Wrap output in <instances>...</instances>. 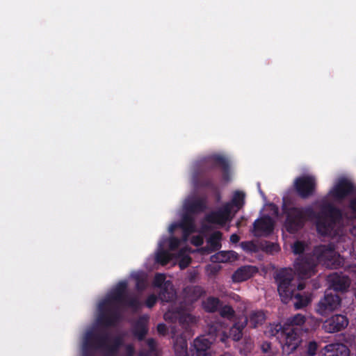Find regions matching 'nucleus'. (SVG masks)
Here are the masks:
<instances>
[{
    "label": "nucleus",
    "instance_id": "nucleus-1",
    "mask_svg": "<svg viewBox=\"0 0 356 356\" xmlns=\"http://www.w3.org/2000/svg\"><path fill=\"white\" fill-rule=\"evenodd\" d=\"M293 273L291 269H284L282 270L277 277V290L282 301L288 302V301L294 295V306L296 309H301L308 305L311 302L312 298L309 295H300L295 293L296 286L291 284V280Z\"/></svg>",
    "mask_w": 356,
    "mask_h": 356
},
{
    "label": "nucleus",
    "instance_id": "nucleus-2",
    "mask_svg": "<svg viewBox=\"0 0 356 356\" xmlns=\"http://www.w3.org/2000/svg\"><path fill=\"white\" fill-rule=\"evenodd\" d=\"M283 351L286 354L293 352L300 346L301 339L292 329L282 331L279 336Z\"/></svg>",
    "mask_w": 356,
    "mask_h": 356
},
{
    "label": "nucleus",
    "instance_id": "nucleus-3",
    "mask_svg": "<svg viewBox=\"0 0 356 356\" xmlns=\"http://www.w3.org/2000/svg\"><path fill=\"white\" fill-rule=\"evenodd\" d=\"M340 305L339 297L332 292L327 293L319 302L317 312L321 315H325L337 309Z\"/></svg>",
    "mask_w": 356,
    "mask_h": 356
},
{
    "label": "nucleus",
    "instance_id": "nucleus-4",
    "mask_svg": "<svg viewBox=\"0 0 356 356\" xmlns=\"http://www.w3.org/2000/svg\"><path fill=\"white\" fill-rule=\"evenodd\" d=\"M295 186L301 196L307 197L314 190L315 179L312 176L298 178L295 181Z\"/></svg>",
    "mask_w": 356,
    "mask_h": 356
},
{
    "label": "nucleus",
    "instance_id": "nucleus-5",
    "mask_svg": "<svg viewBox=\"0 0 356 356\" xmlns=\"http://www.w3.org/2000/svg\"><path fill=\"white\" fill-rule=\"evenodd\" d=\"M348 324V321L346 316L334 315L325 321L323 329L327 332L332 333L345 328Z\"/></svg>",
    "mask_w": 356,
    "mask_h": 356
},
{
    "label": "nucleus",
    "instance_id": "nucleus-6",
    "mask_svg": "<svg viewBox=\"0 0 356 356\" xmlns=\"http://www.w3.org/2000/svg\"><path fill=\"white\" fill-rule=\"evenodd\" d=\"M353 189L350 180L342 177L339 179L334 188L330 191V195L335 199H340L346 196Z\"/></svg>",
    "mask_w": 356,
    "mask_h": 356
},
{
    "label": "nucleus",
    "instance_id": "nucleus-7",
    "mask_svg": "<svg viewBox=\"0 0 356 356\" xmlns=\"http://www.w3.org/2000/svg\"><path fill=\"white\" fill-rule=\"evenodd\" d=\"M254 227L255 235H266L272 232L273 229V222L270 218L264 216L255 221Z\"/></svg>",
    "mask_w": 356,
    "mask_h": 356
},
{
    "label": "nucleus",
    "instance_id": "nucleus-8",
    "mask_svg": "<svg viewBox=\"0 0 356 356\" xmlns=\"http://www.w3.org/2000/svg\"><path fill=\"white\" fill-rule=\"evenodd\" d=\"M210 342L204 337L197 338L193 343V356H209Z\"/></svg>",
    "mask_w": 356,
    "mask_h": 356
},
{
    "label": "nucleus",
    "instance_id": "nucleus-9",
    "mask_svg": "<svg viewBox=\"0 0 356 356\" xmlns=\"http://www.w3.org/2000/svg\"><path fill=\"white\" fill-rule=\"evenodd\" d=\"M350 351L342 343L329 344L325 347L323 356H349Z\"/></svg>",
    "mask_w": 356,
    "mask_h": 356
},
{
    "label": "nucleus",
    "instance_id": "nucleus-10",
    "mask_svg": "<svg viewBox=\"0 0 356 356\" xmlns=\"http://www.w3.org/2000/svg\"><path fill=\"white\" fill-rule=\"evenodd\" d=\"M257 272L254 266H243L238 269L232 275V279L234 282H243L250 278L253 275Z\"/></svg>",
    "mask_w": 356,
    "mask_h": 356
},
{
    "label": "nucleus",
    "instance_id": "nucleus-11",
    "mask_svg": "<svg viewBox=\"0 0 356 356\" xmlns=\"http://www.w3.org/2000/svg\"><path fill=\"white\" fill-rule=\"evenodd\" d=\"M334 219L332 216H321L316 221V227L319 233L322 234H327L332 227Z\"/></svg>",
    "mask_w": 356,
    "mask_h": 356
},
{
    "label": "nucleus",
    "instance_id": "nucleus-12",
    "mask_svg": "<svg viewBox=\"0 0 356 356\" xmlns=\"http://www.w3.org/2000/svg\"><path fill=\"white\" fill-rule=\"evenodd\" d=\"M296 269L301 279L308 278L314 273V266L307 261H302L297 264Z\"/></svg>",
    "mask_w": 356,
    "mask_h": 356
},
{
    "label": "nucleus",
    "instance_id": "nucleus-13",
    "mask_svg": "<svg viewBox=\"0 0 356 356\" xmlns=\"http://www.w3.org/2000/svg\"><path fill=\"white\" fill-rule=\"evenodd\" d=\"M229 219L230 216L227 208H225L222 211L213 213L208 217V220L209 222L220 225L225 223Z\"/></svg>",
    "mask_w": 356,
    "mask_h": 356
},
{
    "label": "nucleus",
    "instance_id": "nucleus-14",
    "mask_svg": "<svg viewBox=\"0 0 356 356\" xmlns=\"http://www.w3.org/2000/svg\"><path fill=\"white\" fill-rule=\"evenodd\" d=\"M302 216L303 211L302 210L298 209H291L286 222L285 226L286 229L290 232H293L294 230L293 226L292 225L293 221L295 222L296 220H299L302 218Z\"/></svg>",
    "mask_w": 356,
    "mask_h": 356
},
{
    "label": "nucleus",
    "instance_id": "nucleus-15",
    "mask_svg": "<svg viewBox=\"0 0 356 356\" xmlns=\"http://www.w3.org/2000/svg\"><path fill=\"white\" fill-rule=\"evenodd\" d=\"M237 254L233 251L220 252L215 255L218 262H232L237 259Z\"/></svg>",
    "mask_w": 356,
    "mask_h": 356
},
{
    "label": "nucleus",
    "instance_id": "nucleus-16",
    "mask_svg": "<svg viewBox=\"0 0 356 356\" xmlns=\"http://www.w3.org/2000/svg\"><path fill=\"white\" fill-rule=\"evenodd\" d=\"M350 286V281L347 277H337L334 280L333 287L335 291H345Z\"/></svg>",
    "mask_w": 356,
    "mask_h": 356
},
{
    "label": "nucleus",
    "instance_id": "nucleus-17",
    "mask_svg": "<svg viewBox=\"0 0 356 356\" xmlns=\"http://www.w3.org/2000/svg\"><path fill=\"white\" fill-rule=\"evenodd\" d=\"M264 320L265 316L262 312H254L249 317V323L252 327L261 325Z\"/></svg>",
    "mask_w": 356,
    "mask_h": 356
},
{
    "label": "nucleus",
    "instance_id": "nucleus-18",
    "mask_svg": "<svg viewBox=\"0 0 356 356\" xmlns=\"http://www.w3.org/2000/svg\"><path fill=\"white\" fill-rule=\"evenodd\" d=\"M247 323V319L245 318L241 323L236 324L231 330V335L234 340L238 341L241 337V330Z\"/></svg>",
    "mask_w": 356,
    "mask_h": 356
},
{
    "label": "nucleus",
    "instance_id": "nucleus-19",
    "mask_svg": "<svg viewBox=\"0 0 356 356\" xmlns=\"http://www.w3.org/2000/svg\"><path fill=\"white\" fill-rule=\"evenodd\" d=\"M204 308L208 312H214L219 306V300L214 298H209L204 302Z\"/></svg>",
    "mask_w": 356,
    "mask_h": 356
},
{
    "label": "nucleus",
    "instance_id": "nucleus-20",
    "mask_svg": "<svg viewBox=\"0 0 356 356\" xmlns=\"http://www.w3.org/2000/svg\"><path fill=\"white\" fill-rule=\"evenodd\" d=\"M305 322V317L302 314H296L293 317L288 319V323L290 325H302Z\"/></svg>",
    "mask_w": 356,
    "mask_h": 356
},
{
    "label": "nucleus",
    "instance_id": "nucleus-21",
    "mask_svg": "<svg viewBox=\"0 0 356 356\" xmlns=\"http://www.w3.org/2000/svg\"><path fill=\"white\" fill-rule=\"evenodd\" d=\"M170 259L168 253L163 252L156 254V261L162 264H165Z\"/></svg>",
    "mask_w": 356,
    "mask_h": 356
},
{
    "label": "nucleus",
    "instance_id": "nucleus-22",
    "mask_svg": "<svg viewBox=\"0 0 356 356\" xmlns=\"http://www.w3.org/2000/svg\"><path fill=\"white\" fill-rule=\"evenodd\" d=\"M318 345L314 341H311L309 343L307 346V353L310 356H314L317 350Z\"/></svg>",
    "mask_w": 356,
    "mask_h": 356
},
{
    "label": "nucleus",
    "instance_id": "nucleus-23",
    "mask_svg": "<svg viewBox=\"0 0 356 356\" xmlns=\"http://www.w3.org/2000/svg\"><path fill=\"white\" fill-rule=\"evenodd\" d=\"M293 252L295 254H299L304 250V245L300 242H296L292 246Z\"/></svg>",
    "mask_w": 356,
    "mask_h": 356
},
{
    "label": "nucleus",
    "instance_id": "nucleus-24",
    "mask_svg": "<svg viewBox=\"0 0 356 356\" xmlns=\"http://www.w3.org/2000/svg\"><path fill=\"white\" fill-rule=\"evenodd\" d=\"M191 262V259L188 255H184L179 261V266L181 268H185Z\"/></svg>",
    "mask_w": 356,
    "mask_h": 356
},
{
    "label": "nucleus",
    "instance_id": "nucleus-25",
    "mask_svg": "<svg viewBox=\"0 0 356 356\" xmlns=\"http://www.w3.org/2000/svg\"><path fill=\"white\" fill-rule=\"evenodd\" d=\"M165 277L163 274H157L154 277V283L156 286H161L165 281Z\"/></svg>",
    "mask_w": 356,
    "mask_h": 356
},
{
    "label": "nucleus",
    "instance_id": "nucleus-26",
    "mask_svg": "<svg viewBox=\"0 0 356 356\" xmlns=\"http://www.w3.org/2000/svg\"><path fill=\"white\" fill-rule=\"evenodd\" d=\"M181 350L179 352L178 347H175V352L177 356H184L186 353V348L185 344L181 345Z\"/></svg>",
    "mask_w": 356,
    "mask_h": 356
},
{
    "label": "nucleus",
    "instance_id": "nucleus-27",
    "mask_svg": "<svg viewBox=\"0 0 356 356\" xmlns=\"http://www.w3.org/2000/svg\"><path fill=\"white\" fill-rule=\"evenodd\" d=\"M156 297L154 296H149L147 300V302H146V304L149 307H152L154 303L156 302Z\"/></svg>",
    "mask_w": 356,
    "mask_h": 356
},
{
    "label": "nucleus",
    "instance_id": "nucleus-28",
    "mask_svg": "<svg viewBox=\"0 0 356 356\" xmlns=\"http://www.w3.org/2000/svg\"><path fill=\"white\" fill-rule=\"evenodd\" d=\"M203 243V238L201 236H197V238H193L192 240V243L195 245H200Z\"/></svg>",
    "mask_w": 356,
    "mask_h": 356
},
{
    "label": "nucleus",
    "instance_id": "nucleus-29",
    "mask_svg": "<svg viewBox=\"0 0 356 356\" xmlns=\"http://www.w3.org/2000/svg\"><path fill=\"white\" fill-rule=\"evenodd\" d=\"M179 244V241L175 238H171L170 241V249L173 250Z\"/></svg>",
    "mask_w": 356,
    "mask_h": 356
},
{
    "label": "nucleus",
    "instance_id": "nucleus-30",
    "mask_svg": "<svg viewBox=\"0 0 356 356\" xmlns=\"http://www.w3.org/2000/svg\"><path fill=\"white\" fill-rule=\"evenodd\" d=\"M158 331L161 334H164L166 330V327L163 324H159L157 327Z\"/></svg>",
    "mask_w": 356,
    "mask_h": 356
},
{
    "label": "nucleus",
    "instance_id": "nucleus-31",
    "mask_svg": "<svg viewBox=\"0 0 356 356\" xmlns=\"http://www.w3.org/2000/svg\"><path fill=\"white\" fill-rule=\"evenodd\" d=\"M334 253L332 252V251H325L323 252V255H322V258H327L328 257L330 256H332V254H334Z\"/></svg>",
    "mask_w": 356,
    "mask_h": 356
},
{
    "label": "nucleus",
    "instance_id": "nucleus-32",
    "mask_svg": "<svg viewBox=\"0 0 356 356\" xmlns=\"http://www.w3.org/2000/svg\"><path fill=\"white\" fill-rule=\"evenodd\" d=\"M270 348V344L269 343H264L262 345V349L264 352H267Z\"/></svg>",
    "mask_w": 356,
    "mask_h": 356
},
{
    "label": "nucleus",
    "instance_id": "nucleus-33",
    "mask_svg": "<svg viewBox=\"0 0 356 356\" xmlns=\"http://www.w3.org/2000/svg\"><path fill=\"white\" fill-rule=\"evenodd\" d=\"M230 240L233 243H237L239 241V238L236 234H232L230 236Z\"/></svg>",
    "mask_w": 356,
    "mask_h": 356
},
{
    "label": "nucleus",
    "instance_id": "nucleus-34",
    "mask_svg": "<svg viewBox=\"0 0 356 356\" xmlns=\"http://www.w3.org/2000/svg\"><path fill=\"white\" fill-rule=\"evenodd\" d=\"M238 198V200H242L243 198V194L241 193H236L235 197H234V201H236V199Z\"/></svg>",
    "mask_w": 356,
    "mask_h": 356
},
{
    "label": "nucleus",
    "instance_id": "nucleus-35",
    "mask_svg": "<svg viewBox=\"0 0 356 356\" xmlns=\"http://www.w3.org/2000/svg\"><path fill=\"white\" fill-rule=\"evenodd\" d=\"M209 156H226L225 153L224 152H216L211 154Z\"/></svg>",
    "mask_w": 356,
    "mask_h": 356
},
{
    "label": "nucleus",
    "instance_id": "nucleus-36",
    "mask_svg": "<svg viewBox=\"0 0 356 356\" xmlns=\"http://www.w3.org/2000/svg\"><path fill=\"white\" fill-rule=\"evenodd\" d=\"M172 295H173L172 293H171V296H170V294H169L168 297H165V296L164 294H161V298L162 300H168V299L170 298V297H172Z\"/></svg>",
    "mask_w": 356,
    "mask_h": 356
},
{
    "label": "nucleus",
    "instance_id": "nucleus-37",
    "mask_svg": "<svg viewBox=\"0 0 356 356\" xmlns=\"http://www.w3.org/2000/svg\"><path fill=\"white\" fill-rule=\"evenodd\" d=\"M351 208L353 209V211L356 212V200L353 201L351 203Z\"/></svg>",
    "mask_w": 356,
    "mask_h": 356
},
{
    "label": "nucleus",
    "instance_id": "nucleus-38",
    "mask_svg": "<svg viewBox=\"0 0 356 356\" xmlns=\"http://www.w3.org/2000/svg\"><path fill=\"white\" fill-rule=\"evenodd\" d=\"M177 225H172L170 227H169V231L170 232H172L174 231V229H175V227H177Z\"/></svg>",
    "mask_w": 356,
    "mask_h": 356
},
{
    "label": "nucleus",
    "instance_id": "nucleus-39",
    "mask_svg": "<svg viewBox=\"0 0 356 356\" xmlns=\"http://www.w3.org/2000/svg\"><path fill=\"white\" fill-rule=\"evenodd\" d=\"M325 264L327 265V266H333L334 264V263H332L331 261H325Z\"/></svg>",
    "mask_w": 356,
    "mask_h": 356
},
{
    "label": "nucleus",
    "instance_id": "nucleus-40",
    "mask_svg": "<svg viewBox=\"0 0 356 356\" xmlns=\"http://www.w3.org/2000/svg\"><path fill=\"white\" fill-rule=\"evenodd\" d=\"M303 288H304V284H301V283H300V284H299L297 286V289H298V290H301V289H302Z\"/></svg>",
    "mask_w": 356,
    "mask_h": 356
},
{
    "label": "nucleus",
    "instance_id": "nucleus-41",
    "mask_svg": "<svg viewBox=\"0 0 356 356\" xmlns=\"http://www.w3.org/2000/svg\"><path fill=\"white\" fill-rule=\"evenodd\" d=\"M270 207L275 212V213L277 214V209L273 205H270Z\"/></svg>",
    "mask_w": 356,
    "mask_h": 356
},
{
    "label": "nucleus",
    "instance_id": "nucleus-42",
    "mask_svg": "<svg viewBox=\"0 0 356 356\" xmlns=\"http://www.w3.org/2000/svg\"><path fill=\"white\" fill-rule=\"evenodd\" d=\"M214 236L217 239H219L220 238V234L219 232L215 233Z\"/></svg>",
    "mask_w": 356,
    "mask_h": 356
},
{
    "label": "nucleus",
    "instance_id": "nucleus-43",
    "mask_svg": "<svg viewBox=\"0 0 356 356\" xmlns=\"http://www.w3.org/2000/svg\"><path fill=\"white\" fill-rule=\"evenodd\" d=\"M352 232L354 235L356 236V227L353 229Z\"/></svg>",
    "mask_w": 356,
    "mask_h": 356
},
{
    "label": "nucleus",
    "instance_id": "nucleus-44",
    "mask_svg": "<svg viewBox=\"0 0 356 356\" xmlns=\"http://www.w3.org/2000/svg\"><path fill=\"white\" fill-rule=\"evenodd\" d=\"M227 309L228 312L232 313V310L229 307L227 308Z\"/></svg>",
    "mask_w": 356,
    "mask_h": 356
},
{
    "label": "nucleus",
    "instance_id": "nucleus-45",
    "mask_svg": "<svg viewBox=\"0 0 356 356\" xmlns=\"http://www.w3.org/2000/svg\"><path fill=\"white\" fill-rule=\"evenodd\" d=\"M270 334H271V335H274V334H275V333L273 331H272V332L270 333Z\"/></svg>",
    "mask_w": 356,
    "mask_h": 356
}]
</instances>
